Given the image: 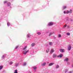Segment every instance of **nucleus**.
I'll use <instances>...</instances> for the list:
<instances>
[{
	"label": "nucleus",
	"instance_id": "nucleus-1",
	"mask_svg": "<svg viewBox=\"0 0 73 73\" xmlns=\"http://www.w3.org/2000/svg\"><path fill=\"white\" fill-rule=\"evenodd\" d=\"M27 46H25V47L23 48V54L24 55H25L27 54L28 52H29V50H27V49H26V48H27Z\"/></svg>",
	"mask_w": 73,
	"mask_h": 73
},
{
	"label": "nucleus",
	"instance_id": "nucleus-2",
	"mask_svg": "<svg viewBox=\"0 0 73 73\" xmlns=\"http://www.w3.org/2000/svg\"><path fill=\"white\" fill-rule=\"evenodd\" d=\"M72 10H70V11H66L67 14L68 13H72Z\"/></svg>",
	"mask_w": 73,
	"mask_h": 73
},
{
	"label": "nucleus",
	"instance_id": "nucleus-3",
	"mask_svg": "<svg viewBox=\"0 0 73 73\" xmlns=\"http://www.w3.org/2000/svg\"><path fill=\"white\" fill-rule=\"evenodd\" d=\"M48 25L49 26H52V25H53V23L52 22H49Z\"/></svg>",
	"mask_w": 73,
	"mask_h": 73
},
{
	"label": "nucleus",
	"instance_id": "nucleus-4",
	"mask_svg": "<svg viewBox=\"0 0 73 73\" xmlns=\"http://www.w3.org/2000/svg\"><path fill=\"white\" fill-rule=\"evenodd\" d=\"M6 57V54H5L3 55L2 56L1 58H2V59H4V58H5Z\"/></svg>",
	"mask_w": 73,
	"mask_h": 73
},
{
	"label": "nucleus",
	"instance_id": "nucleus-5",
	"mask_svg": "<svg viewBox=\"0 0 73 73\" xmlns=\"http://www.w3.org/2000/svg\"><path fill=\"white\" fill-rule=\"evenodd\" d=\"M71 48H72V47L70 46V45H69V46L68 47V50L69 51L70 50Z\"/></svg>",
	"mask_w": 73,
	"mask_h": 73
},
{
	"label": "nucleus",
	"instance_id": "nucleus-6",
	"mask_svg": "<svg viewBox=\"0 0 73 73\" xmlns=\"http://www.w3.org/2000/svg\"><path fill=\"white\" fill-rule=\"evenodd\" d=\"M53 32H50L49 33L48 36L49 37H50V36H52V35H53Z\"/></svg>",
	"mask_w": 73,
	"mask_h": 73
},
{
	"label": "nucleus",
	"instance_id": "nucleus-7",
	"mask_svg": "<svg viewBox=\"0 0 73 73\" xmlns=\"http://www.w3.org/2000/svg\"><path fill=\"white\" fill-rule=\"evenodd\" d=\"M54 63H51L49 64L48 65V66H52V65H54Z\"/></svg>",
	"mask_w": 73,
	"mask_h": 73
},
{
	"label": "nucleus",
	"instance_id": "nucleus-8",
	"mask_svg": "<svg viewBox=\"0 0 73 73\" xmlns=\"http://www.w3.org/2000/svg\"><path fill=\"white\" fill-rule=\"evenodd\" d=\"M53 52H54V49H51L50 51V53H53Z\"/></svg>",
	"mask_w": 73,
	"mask_h": 73
},
{
	"label": "nucleus",
	"instance_id": "nucleus-9",
	"mask_svg": "<svg viewBox=\"0 0 73 73\" xmlns=\"http://www.w3.org/2000/svg\"><path fill=\"white\" fill-rule=\"evenodd\" d=\"M59 50L60 52H64V49H63L60 48V49Z\"/></svg>",
	"mask_w": 73,
	"mask_h": 73
},
{
	"label": "nucleus",
	"instance_id": "nucleus-10",
	"mask_svg": "<svg viewBox=\"0 0 73 73\" xmlns=\"http://www.w3.org/2000/svg\"><path fill=\"white\" fill-rule=\"evenodd\" d=\"M11 3L10 2H8L7 4V7H10L11 6Z\"/></svg>",
	"mask_w": 73,
	"mask_h": 73
},
{
	"label": "nucleus",
	"instance_id": "nucleus-11",
	"mask_svg": "<svg viewBox=\"0 0 73 73\" xmlns=\"http://www.w3.org/2000/svg\"><path fill=\"white\" fill-rule=\"evenodd\" d=\"M30 37H31V34H30L29 33L27 34V38H29Z\"/></svg>",
	"mask_w": 73,
	"mask_h": 73
},
{
	"label": "nucleus",
	"instance_id": "nucleus-12",
	"mask_svg": "<svg viewBox=\"0 0 73 73\" xmlns=\"http://www.w3.org/2000/svg\"><path fill=\"white\" fill-rule=\"evenodd\" d=\"M35 43H33L31 44V46L32 47H33L35 45Z\"/></svg>",
	"mask_w": 73,
	"mask_h": 73
},
{
	"label": "nucleus",
	"instance_id": "nucleus-13",
	"mask_svg": "<svg viewBox=\"0 0 73 73\" xmlns=\"http://www.w3.org/2000/svg\"><path fill=\"white\" fill-rule=\"evenodd\" d=\"M62 57V54H60L57 56V57H60V58H61Z\"/></svg>",
	"mask_w": 73,
	"mask_h": 73
},
{
	"label": "nucleus",
	"instance_id": "nucleus-14",
	"mask_svg": "<svg viewBox=\"0 0 73 73\" xmlns=\"http://www.w3.org/2000/svg\"><path fill=\"white\" fill-rule=\"evenodd\" d=\"M46 65V62H44L41 64L42 66H45Z\"/></svg>",
	"mask_w": 73,
	"mask_h": 73
},
{
	"label": "nucleus",
	"instance_id": "nucleus-15",
	"mask_svg": "<svg viewBox=\"0 0 73 73\" xmlns=\"http://www.w3.org/2000/svg\"><path fill=\"white\" fill-rule=\"evenodd\" d=\"M56 57H57V54H53V58H55Z\"/></svg>",
	"mask_w": 73,
	"mask_h": 73
},
{
	"label": "nucleus",
	"instance_id": "nucleus-16",
	"mask_svg": "<svg viewBox=\"0 0 73 73\" xmlns=\"http://www.w3.org/2000/svg\"><path fill=\"white\" fill-rule=\"evenodd\" d=\"M68 60L69 59L68 58H66L64 60V61H66L67 62V61H68Z\"/></svg>",
	"mask_w": 73,
	"mask_h": 73
},
{
	"label": "nucleus",
	"instance_id": "nucleus-17",
	"mask_svg": "<svg viewBox=\"0 0 73 73\" xmlns=\"http://www.w3.org/2000/svg\"><path fill=\"white\" fill-rule=\"evenodd\" d=\"M19 63H16L15 64V67H17V66H18V65H19Z\"/></svg>",
	"mask_w": 73,
	"mask_h": 73
},
{
	"label": "nucleus",
	"instance_id": "nucleus-18",
	"mask_svg": "<svg viewBox=\"0 0 73 73\" xmlns=\"http://www.w3.org/2000/svg\"><path fill=\"white\" fill-rule=\"evenodd\" d=\"M7 25L8 27H9V26H10V25H11L10 23H9V22L7 23Z\"/></svg>",
	"mask_w": 73,
	"mask_h": 73
},
{
	"label": "nucleus",
	"instance_id": "nucleus-19",
	"mask_svg": "<svg viewBox=\"0 0 73 73\" xmlns=\"http://www.w3.org/2000/svg\"><path fill=\"white\" fill-rule=\"evenodd\" d=\"M60 68V66H59V65H57L55 67V68H56V69H58V68Z\"/></svg>",
	"mask_w": 73,
	"mask_h": 73
},
{
	"label": "nucleus",
	"instance_id": "nucleus-20",
	"mask_svg": "<svg viewBox=\"0 0 73 73\" xmlns=\"http://www.w3.org/2000/svg\"><path fill=\"white\" fill-rule=\"evenodd\" d=\"M46 52L48 53V52H49V48H48L46 50Z\"/></svg>",
	"mask_w": 73,
	"mask_h": 73
},
{
	"label": "nucleus",
	"instance_id": "nucleus-21",
	"mask_svg": "<svg viewBox=\"0 0 73 73\" xmlns=\"http://www.w3.org/2000/svg\"><path fill=\"white\" fill-rule=\"evenodd\" d=\"M19 45H17V46H16L15 47V49H17V48H19Z\"/></svg>",
	"mask_w": 73,
	"mask_h": 73
},
{
	"label": "nucleus",
	"instance_id": "nucleus-22",
	"mask_svg": "<svg viewBox=\"0 0 73 73\" xmlns=\"http://www.w3.org/2000/svg\"><path fill=\"white\" fill-rule=\"evenodd\" d=\"M41 34V33L40 32H38L37 33V34L38 35H40Z\"/></svg>",
	"mask_w": 73,
	"mask_h": 73
},
{
	"label": "nucleus",
	"instance_id": "nucleus-23",
	"mask_svg": "<svg viewBox=\"0 0 73 73\" xmlns=\"http://www.w3.org/2000/svg\"><path fill=\"white\" fill-rule=\"evenodd\" d=\"M37 68V67L36 66H34L33 67V69L34 70H36V69Z\"/></svg>",
	"mask_w": 73,
	"mask_h": 73
},
{
	"label": "nucleus",
	"instance_id": "nucleus-24",
	"mask_svg": "<svg viewBox=\"0 0 73 73\" xmlns=\"http://www.w3.org/2000/svg\"><path fill=\"white\" fill-rule=\"evenodd\" d=\"M58 37L59 38H60L61 37V35H60V34H59L58 35Z\"/></svg>",
	"mask_w": 73,
	"mask_h": 73
},
{
	"label": "nucleus",
	"instance_id": "nucleus-25",
	"mask_svg": "<svg viewBox=\"0 0 73 73\" xmlns=\"http://www.w3.org/2000/svg\"><path fill=\"white\" fill-rule=\"evenodd\" d=\"M49 45H52V42H50L49 43Z\"/></svg>",
	"mask_w": 73,
	"mask_h": 73
},
{
	"label": "nucleus",
	"instance_id": "nucleus-26",
	"mask_svg": "<svg viewBox=\"0 0 73 73\" xmlns=\"http://www.w3.org/2000/svg\"><path fill=\"white\" fill-rule=\"evenodd\" d=\"M9 64H10V65H12V64H13V62H10L9 63Z\"/></svg>",
	"mask_w": 73,
	"mask_h": 73
},
{
	"label": "nucleus",
	"instance_id": "nucleus-27",
	"mask_svg": "<svg viewBox=\"0 0 73 73\" xmlns=\"http://www.w3.org/2000/svg\"><path fill=\"white\" fill-rule=\"evenodd\" d=\"M66 8V6H64L63 7V9H65Z\"/></svg>",
	"mask_w": 73,
	"mask_h": 73
},
{
	"label": "nucleus",
	"instance_id": "nucleus-28",
	"mask_svg": "<svg viewBox=\"0 0 73 73\" xmlns=\"http://www.w3.org/2000/svg\"><path fill=\"white\" fill-rule=\"evenodd\" d=\"M70 33H66V35H68V36H69V35H70Z\"/></svg>",
	"mask_w": 73,
	"mask_h": 73
},
{
	"label": "nucleus",
	"instance_id": "nucleus-29",
	"mask_svg": "<svg viewBox=\"0 0 73 73\" xmlns=\"http://www.w3.org/2000/svg\"><path fill=\"white\" fill-rule=\"evenodd\" d=\"M27 65V63L25 62V63H24V64H23V66H25V65Z\"/></svg>",
	"mask_w": 73,
	"mask_h": 73
},
{
	"label": "nucleus",
	"instance_id": "nucleus-30",
	"mask_svg": "<svg viewBox=\"0 0 73 73\" xmlns=\"http://www.w3.org/2000/svg\"><path fill=\"white\" fill-rule=\"evenodd\" d=\"M2 68H3V66H0V70H1Z\"/></svg>",
	"mask_w": 73,
	"mask_h": 73
},
{
	"label": "nucleus",
	"instance_id": "nucleus-31",
	"mask_svg": "<svg viewBox=\"0 0 73 73\" xmlns=\"http://www.w3.org/2000/svg\"><path fill=\"white\" fill-rule=\"evenodd\" d=\"M68 72V69H66L65 70V73H66V72Z\"/></svg>",
	"mask_w": 73,
	"mask_h": 73
},
{
	"label": "nucleus",
	"instance_id": "nucleus-32",
	"mask_svg": "<svg viewBox=\"0 0 73 73\" xmlns=\"http://www.w3.org/2000/svg\"><path fill=\"white\" fill-rule=\"evenodd\" d=\"M64 14H67V13H66V12L65 11H64Z\"/></svg>",
	"mask_w": 73,
	"mask_h": 73
},
{
	"label": "nucleus",
	"instance_id": "nucleus-33",
	"mask_svg": "<svg viewBox=\"0 0 73 73\" xmlns=\"http://www.w3.org/2000/svg\"><path fill=\"white\" fill-rule=\"evenodd\" d=\"M7 3V1H4V3L5 4V3Z\"/></svg>",
	"mask_w": 73,
	"mask_h": 73
},
{
	"label": "nucleus",
	"instance_id": "nucleus-34",
	"mask_svg": "<svg viewBox=\"0 0 73 73\" xmlns=\"http://www.w3.org/2000/svg\"><path fill=\"white\" fill-rule=\"evenodd\" d=\"M65 27H66V25H64V27H63L64 28H65Z\"/></svg>",
	"mask_w": 73,
	"mask_h": 73
},
{
	"label": "nucleus",
	"instance_id": "nucleus-35",
	"mask_svg": "<svg viewBox=\"0 0 73 73\" xmlns=\"http://www.w3.org/2000/svg\"><path fill=\"white\" fill-rule=\"evenodd\" d=\"M67 65H70V62H67Z\"/></svg>",
	"mask_w": 73,
	"mask_h": 73
},
{
	"label": "nucleus",
	"instance_id": "nucleus-36",
	"mask_svg": "<svg viewBox=\"0 0 73 73\" xmlns=\"http://www.w3.org/2000/svg\"><path fill=\"white\" fill-rule=\"evenodd\" d=\"M69 73H72V71H70L69 72Z\"/></svg>",
	"mask_w": 73,
	"mask_h": 73
},
{
	"label": "nucleus",
	"instance_id": "nucleus-37",
	"mask_svg": "<svg viewBox=\"0 0 73 73\" xmlns=\"http://www.w3.org/2000/svg\"><path fill=\"white\" fill-rule=\"evenodd\" d=\"M49 31H47L46 32V33H49Z\"/></svg>",
	"mask_w": 73,
	"mask_h": 73
},
{
	"label": "nucleus",
	"instance_id": "nucleus-38",
	"mask_svg": "<svg viewBox=\"0 0 73 73\" xmlns=\"http://www.w3.org/2000/svg\"><path fill=\"white\" fill-rule=\"evenodd\" d=\"M66 20H68V17H66Z\"/></svg>",
	"mask_w": 73,
	"mask_h": 73
},
{
	"label": "nucleus",
	"instance_id": "nucleus-39",
	"mask_svg": "<svg viewBox=\"0 0 73 73\" xmlns=\"http://www.w3.org/2000/svg\"><path fill=\"white\" fill-rule=\"evenodd\" d=\"M10 8H12V7H10Z\"/></svg>",
	"mask_w": 73,
	"mask_h": 73
},
{
	"label": "nucleus",
	"instance_id": "nucleus-40",
	"mask_svg": "<svg viewBox=\"0 0 73 73\" xmlns=\"http://www.w3.org/2000/svg\"><path fill=\"white\" fill-rule=\"evenodd\" d=\"M54 39H56V38H54Z\"/></svg>",
	"mask_w": 73,
	"mask_h": 73
}]
</instances>
